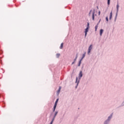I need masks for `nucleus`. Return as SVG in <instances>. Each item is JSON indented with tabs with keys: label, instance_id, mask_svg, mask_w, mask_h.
Masks as SVG:
<instances>
[{
	"label": "nucleus",
	"instance_id": "25",
	"mask_svg": "<svg viewBox=\"0 0 124 124\" xmlns=\"http://www.w3.org/2000/svg\"><path fill=\"white\" fill-rule=\"evenodd\" d=\"M101 21V19H100L99 20V21H98V25H99V23H100Z\"/></svg>",
	"mask_w": 124,
	"mask_h": 124
},
{
	"label": "nucleus",
	"instance_id": "9",
	"mask_svg": "<svg viewBox=\"0 0 124 124\" xmlns=\"http://www.w3.org/2000/svg\"><path fill=\"white\" fill-rule=\"evenodd\" d=\"M61 90H62V87L60 86L59 87V89L57 91V93L58 95L60 94V93L61 92Z\"/></svg>",
	"mask_w": 124,
	"mask_h": 124
},
{
	"label": "nucleus",
	"instance_id": "16",
	"mask_svg": "<svg viewBox=\"0 0 124 124\" xmlns=\"http://www.w3.org/2000/svg\"><path fill=\"white\" fill-rule=\"evenodd\" d=\"M58 111H56L55 112L54 116L53 118H56V116H57V115H58Z\"/></svg>",
	"mask_w": 124,
	"mask_h": 124
},
{
	"label": "nucleus",
	"instance_id": "22",
	"mask_svg": "<svg viewBox=\"0 0 124 124\" xmlns=\"http://www.w3.org/2000/svg\"><path fill=\"white\" fill-rule=\"evenodd\" d=\"M106 21H107V22H108V16H107V17H106Z\"/></svg>",
	"mask_w": 124,
	"mask_h": 124
},
{
	"label": "nucleus",
	"instance_id": "26",
	"mask_svg": "<svg viewBox=\"0 0 124 124\" xmlns=\"http://www.w3.org/2000/svg\"><path fill=\"white\" fill-rule=\"evenodd\" d=\"M54 121H55V117H53V118L52 119V122H54Z\"/></svg>",
	"mask_w": 124,
	"mask_h": 124
},
{
	"label": "nucleus",
	"instance_id": "20",
	"mask_svg": "<svg viewBox=\"0 0 124 124\" xmlns=\"http://www.w3.org/2000/svg\"><path fill=\"white\" fill-rule=\"evenodd\" d=\"M87 28H88V29H90V23H87Z\"/></svg>",
	"mask_w": 124,
	"mask_h": 124
},
{
	"label": "nucleus",
	"instance_id": "30",
	"mask_svg": "<svg viewBox=\"0 0 124 124\" xmlns=\"http://www.w3.org/2000/svg\"><path fill=\"white\" fill-rule=\"evenodd\" d=\"M97 8H98V7H97Z\"/></svg>",
	"mask_w": 124,
	"mask_h": 124
},
{
	"label": "nucleus",
	"instance_id": "19",
	"mask_svg": "<svg viewBox=\"0 0 124 124\" xmlns=\"http://www.w3.org/2000/svg\"><path fill=\"white\" fill-rule=\"evenodd\" d=\"M92 12H93V10H91L89 13V16H91V13H92Z\"/></svg>",
	"mask_w": 124,
	"mask_h": 124
},
{
	"label": "nucleus",
	"instance_id": "10",
	"mask_svg": "<svg viewBox=\"0 0 124 124\" xmlns=\"http://www.w3.org/2000/svg\"><path fill=\"white\" fill-rule=\"evenodd\" d=\"M103 31H104V30H103V29H101L100 30V36H102V34L103 33Z\"/></svg>",
	"mask_w": 124,
	"mask_h": 124
},
{
	"label": "nucleus",
	"instance_id": "5",
	"mask_svg": "<svg viewBox=\"0 0 124 124\" xmlns=\"http://www.w3.org/2000/svg\"><path fill=\"white\" fill-rule=\"evenodd\" d=\"M82 77H83V73L82 72V71H80V72H79V74L78 75V78H79L78 81H79V82H80V79H81V78H82Z\"/></svg>",
	"mask_w": 124,
	"mask_h": 124
},
{
	"label": "nucleus",
	"instance_id": "3",
	"mask_svg": "<svg viewBox=\"0 0 124 124\" xmlns=\"http://www.w3.org/2000/svg\"><path fill=\"white\" fill-rule=\"evenodd\" d=\"M96 16V14H95V9H93L92 12V20L94 21V17Z\"/></svg>",
	"mask_w": 124,
	"mask_h": 124
},
{
	"label": "nucleus",
	"instance_id": "6",
	"mask_svg": "<svg viewBox=\"0 0 124 124\" xmlns=\"http://www.w3.org/2000/svg\"><path fill=\"white\" fill-rule=\"evenodd\" d=\"M88 31H89V28H86V29L85 30V37H86V36H87V34Z\"/></svg>",
	"mask_w": 124,
	"mask_h": 124
},
{
	"label": "nucleus",
	"instance_id": "29",
	"mask_svg": "<svg viewBox=\"0 0 124 124\" xmlns=\"http://www.w3.org/2000/svg\"><path fill=\"white\" fill-rule=\"evenodd\" d=\"M50 124H53V121H51Z\"/></svg>",
	"mask_w": 124,
	"mask_h": 124
},
{
	"label": "nucleus",
	"instance_id": "18",
	"mask_svg": "<svg viewBox=\"0 0 124 124\" xmlns=\"http://www.w3.org/2000/svg\"><path fill=\"white\" fill-rule=\"evenodd\" d=\"M56 108H57V106H54L53 108V112H55V111L56 110Z\"/></svg>",
	"mask_w": 124,
	"mask_h": 124
},
{
	"label": "nucleus",
	"instance_id": "11",
	"mask_svg": "<svg viewBox=\"0 0 124 124\" xmlns=\"http://www.w3.org/2000/svg\"><path fill=\"white\" fill-rule=\"evenodd\" d=\"M97 28H98V23L95 26V31H97Z\"/></svg>",
	"mask_w": 124,
	"mask_h": 124
},
{
	"label": "nucleus",
	"instance_id": "27",
	"mask_svg": "<svg viewBox=\"0 0 124 124\" xmlns=\"http://www.w3.org/2000/svg\"><path fill=\"white\" fill-rule=\"evenodd\" d=\"M98 15H100V11L98 12Z\"/></svg>",
	"mask_w": 124,
	"mask_h": 124
},
{
	"label": "nucleus",
	"instance_id": "23",
	"mask_svg": "<svg viewBox=\"0 0 124 124\" xmlns=\"http://www.w3.org/2000/svg\"><path fill=\"white\" fill-rule=\"evenodd\" d=\"M77 58H78V53H77L76 56V59H77Z\"/></svg>",
	"mask_w": 124,
	"mask_h": 124
},
{
	"label": "nucleus",
	"instance_id": "7",
	"mask_svg": "<svg viewBox=\"0 0 124 124\" xmlns=\"http://www.w3.org/2000/svg\"><path fill=\"white\" fill-rule=\"evenodd\" d=\"M79 80H78V77H77L76 78V83H77V85H76V89H77V87H78V85L79 84Z\"/></svg>",
	"mask_w": 124,
	"mask_h": 124
},
{
	"label": "nucleus",
	"instance_id": "2",
	"mask_svg": "<svg viewBox=\"0 0 124 124\" xmlns=\"http://www.w3.org/2000/svg\"><path fill=\"white\" fill-rule=\"evenodd\" d=\"M120 7V5H119V3H117L116 5V13L115 18V22H116V20L117 19V17H118V13L119 12V8Z\"/></svg>",
	"mask_w": 124,
	"mask_h": 124
},
{
	"label": "nucleus",
	"instance_id": "14",
	"mask_svg": "<svg viewBox=\"0 0 124 124\" xmlns=\"http://www.w3.org/2000/svg\"><path fill=\"white\" fill-rule=\"evenodd\" d=\"M62 48H63V43H62L61 44L60 47V49H62Z\"/></svg>",
	"mask_w": 124,
	"mask_h": 124
},
{
	"label": "nucleus",
	"instance_id": "1",
	"mask_svg": "<svg viewBox=\"0 0 124 124\" xmlns=\"http://www.w3.org/2000/svg\"><path fill=\"white\" fill-rule=\"evenodd\" d=\"M113 117V113H111L109 116L108 117V118L107 120H106L104 123V124H109V122H110L111 119Z\"/></svg>",
	"mask_w": 124,
	"mask_h": 124
},
{
	"label": "nucleus",
	"instance_id": "4",
	"mask_svg": "<svg viewBox=\"0 0 124 124\" xmlns=\"http://www.w3.org/2000/svg\"><path fill=\"white\" fill-rule=\"evenodd\" d=\"M92 49H93V45H91L88 48V55H90V53H91V51H92Z\"/></svg>",
	"mask_w": 124,
	"mask_h": 124
},
{
	"label": "nucleus",
	"instance_id": "28",
	"mask_svg": "<svg viewBox=\"0 0 124 124\" xmlns=\"http://www.w3.org/2000/svg\"><path fill=\"white\" fill-rule=\"evenodd\" d=\"M74 63H75V62H74V61L72 63V64H74Z\"/></svg>",
	"mask_w": 124,
	"mask_h": 124
},
{
	"label": "nucleus",
	"instance_id": "15",
	"mask_svg": "<svg viewBox=\"0 0 124 124\" xmlns=\"http://www.w3.org/2000/svg\"><path fill=\"white\" fill-rule=\"evenodd\" d=\"M81 63H82V60H80L78 62V66H80L81 65Z\"/></svg>",
	"mask_w": 124,
	"mask_h": 124
},
{
	"label": "nucleus",
	"instance_id": "8",
	"mask_svg": "<svg viewBox=\"0 0 124 124\" xmlns=\"http://www.w3.org/2000/svg\"><path fill=\"white\" fill-rule=\"evenodd\" d=\"M113 16V11H111L109 14V20H111L112 19V16Z\"/></svg>",
	"mask_w": 124,
	"mask_h": 124
},
{
	"label": "nucleus",
	"instance_id": "17",
	"mask_svg": "<svg viewBox=\"0 0 124 124\" xmlns=\"http://www.w3.org/2000/svg\"><path fill=\"white\" fill-rule=\"evenodd\" d=\"M60 56H61V54H60V53H57V54H56V57H57V58H60Z\"/></svg>",
	"mask_w": 124,
	"mask_h": 124
},
{
	"label": "nucleus",
	"instance_id": "13",
	"mask_svg": "<svg viewBox=\"0 0 124 124\" xmlns=\"http://www.w3.org/2000/svg\"><path fill=\"white\" fill-rule=\"evenodd\" d=\"M58 101H59V99H57V100H56V101L55 102L54 106H57V105L58 104Z\"/></svg>",
	"mask_w": 124,
	"mask_h": 124
},
{
	"label": "nucleus",
	"instance_id": "31",
	"mask_svg": "<svg viewBox=\"0 0 124 124\" xmlns=\"http://www.w3.org/2000/svg\"><path fill=\"white\" fill-rule=\"evenodd\" d=\"M50 124H52V123H50Z\"/></svg>",
	"mask_w": 124,
	"mask_h": 124
},
{
	"label": "nucleus",
	"instance_id": "21",
	"mask_svg": "<svg viewBox=\"0 0 124 124\" xmlns=\"http://www.w3.org/2000/svg\"><path fill=\"white\" fill-rule=\"evenodd\" d=\"M108 4L109 5L110 4V0H108Z\"/></svg>",
	"mask_w": 124,
	"mask_h": 124
},
{
	"label": "nucleus",
	"instance_id": "24",
	"mask_svg": "<svg viewBox=\"0 0 124 124\" xmlns=\"http://www.w3.org/2000/svg\"><path fill=\"white\" fill-rule=\"evenodd\" d=\"M77 60V58H75L74 60V62H76V60Z\"/></svg>",
	"mask_w": 124,
	"mask_h": 124
},
{
	"label": "nucleus",
	"instance_id": "12",
	"mask_svg": "<svg viewBox=\"0 0 124 124\" xmlns=\"http://www.w3.org/2000/svg\"><path fill=\"white\" fill-rule=\"evenodd\" d=\"M85 56H86V53H85L84 54H83L82 55V57L80 60H81V61H83V59H84V58H85Z\"/></svg>",
	"mask_w": 124,
	"mask_h": 124
}]
</instances>
